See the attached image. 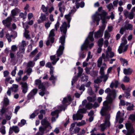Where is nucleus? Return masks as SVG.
Masks as SVG:
<instances>
[{"mask_svg":"<svg viewBox=\"0 0 135 135\" xmlns=\"http://www.w3.org/2000/svg\"><path fill=\"white\" fill-rule=\"evenodd\" d=\"M105 92L108 93L107 97V100L103 103V107L100 111V113L103 116H105V123L100 125L102 131H103L107 127L110 126V114L108 111L110 110L109 104H111L113 99L115 98L116 92L114 90H111L109 88H108L105 90Z\"/></svg>","mask_w":135,"mask_h":135,"instance_id":"f257e3e1","label":"nucleus"},{"mask_svg":"<svg viewBox=\"0 0 135 135\" xmlns=\"http://www.w3.org/2000/svg\"><path fill=\"white\" fill-rule=\"evenodd\" d=\"M76 10L75 8L74 7L70 12L67 15L65 16V17L67 20V23L64 22L63 23L62 25L60 27V28L61 32L63 33L62 36L60 38L59 42L61 43V45L59 46L58 49L57 51V57H59L62 54L64 49V45L65 42V35L67 30V28L70 27V23L71 19V15L76 12Z\"/></svg>","mask_w":135,"mask_h":135,"instance_id":"f03ea898","label":"nucleus"},{"mask_svg":"<svg viewBox=\"0 0 135 135\" xmlns=\"http://www.w3.org/2000/svg\"><path fill=\"white\" fill-rule=\"evenodd\" d=\"M107 13L104 11L102 10V7L99 8L98 11L96 12L95 13L92 15L91 17L93 22L97 23V25H99V22L101 19L102 20V25L100 27L99 29H100L103 32L105 29L106 25L105 23L106 22L105 19Z\"/></svg>","mask_w":135,"mask_h":135,"instance_id":"7ed1b4c3","label":"nucleus"},{"mask_svg":"<svg viewBox=\"0 0 135 135\" xmlns=\"http://www.w3.org/2000/svg\"><path fill=\"white\" fill-rule=\"evenodd\" d=\"M41 124L44 126V127L42 126L39 127V132L37 133L36 135H43L52 128L50 124L45 119L41 121Z\"/></svg>","mask_w":135,"mask_h":135,"instance_id":"20e7f679","label":"nucleus"},{"mask_svg":"<svg viewBox=\"0 0 135 135\" xmlns=\"http://www.w3.org/2000/svg\"><path fill=\"white\" fill-rule=\"evenodd\" d=\"M93 36V32H90L88 36L86 39L83 44L81 46V50L82 51L86 49L88 47H89L90 49H91L93 46V44L91 43V42L93 41L94 40Z\"/></svg>","mask_w":135,"mask_h":135,"instance_id":"39448f33","label":"nucleus"},{"mask_svg":"<svg viewBox=\"0 0 135 135\" xmlns=\"http://www.w3.org/2000/svg\"><path fill=\"white\" fill-rule=\"evenodd\" d=\"M35 85L38 86L39 89L40 91L39 93L40 95L42 96L44 94H47L49 93V92L46 90L45 89L46 87L49 86L48 83H41L40 80L37 79L35 81Z\"/></svg>","mask_w":135,"mask_h":135,"instance_id":"423d86ee","label":"nucleus"},{"mask_svg":"<svg viewBox=\"0 0 135 135\" xmlns=\"http://www.w3.org/2000/svg\"><path fill=\"white\" fill-rule=\"evenodd\" d=\"M111 50V48L110 47H108L107 50L105 52V54L104 53L102 54V56L104 61H109L110 58H112L114 56V54Z\"/></svg>","mask_w":135,"mask_h":135,"instance_id":"0eeeda50","label":"nucleus"},{"mask_svg":"<svg viewBox=\"0 0 135 135\" xmlns=\"http://www.w3.org/2000/svg\"><path fill=\"white\" fill-rule=\"evenodd\" d=\"M125 126L127 131L125 130L122 131L126 135H131L134 132V130L131 123L128 122L125 124Z\"/></svg>","mask_w":135,"mask_h":135,"instance_id":"6e6552de","label":"nucleus"},{"mask_svg":"<svg viewBox=\"0 0 135 135\" xmlns=\"http://www.w3.org/2000/svg\"><path fill=\"white\" fill-rule=\"evenodd\" d=\"M86 111V110L84 108H80L77 111L76 114L73 115V119L74 120H81L83 117L82 113H85Z\"/></svg>","mask_w":135,"mask_h":135,"instance_id":"1a4fd4ad","label":"nucleus"},{"mask_svg":"<svg viewBox=\"0 0 135 135\" xmlns=\"http://www.w3.org/2000/svg\"><path fill=\"white\" fill-rule=\"evenodd\" d=\"M56 31L54 29H52L50 31L48 37L46 44L47 46L50 45V43H52L54 41V37L55 36V32Z\"/></svg>","mask_w":135,"mask_h":135,"instance_id":"9d476101","label":"nucleus"},{"mask_svg":"<svg viewBox=\"0 0 135 135\" xmlns=\"http://www.w3.org/2000/svg\"><path fill=\"white\" fill-rule=\"evenodd\" d=\"M63 107L62 106H60L58 107L57 109L55 111L52 112L51 113V115L53 117L52 118L51 120L52 122H54L55 121V119L54 116H55L57 118L58 117V114L59 112L61 111L63 109Z\"/></svg>","mask_w":135,"mask_h":135,"instance_id":"9b49d317","label":"nucleus"},{"mask_svg":"<svg viewBox=\"0 0 135 135\" xmlns=\"http://www.w3.org/2000/svg\"><path fill=\"white\" fill-rule=\"evenodd\" d=\"M104 66L102 67L100 69L99 73L101 75V77L103 78V81L105 82L108 79V76L107 75H105L104 70L106 68V64H103Z\"/></svg>","mask_w":135,"mask_h":135,"instance_id":"f8f14e48","label":"nucleus"},{"mask_svg":"<svg viewBox=\"0 0 135 135\" xmlns=\"http://www.w3.org/2000/svg\"><path fill=\"white\" fill-rule=\"evenodd\" d=\"M78 76H75L73 78L72 80L71 81V84L72 85H73V83L77 80L78 77L81 75L83 72V69L82 68L80 67H78Z\"/></svg>","mask_w":135,"mask_h":135,"instance_id":"ddd939ff","label":"nucleus"},{"mask_svg":"<svg viewBox=\"0 0 135 135\" xmlns=\"http://www.w3.org/2000/svg\"><path fill=\"white\" fill-rule=\"evenodd\" d=\"M124 115V113H120L119 111H118L117 114L116 120L117 122L119 120V123H121L123 122V117Z\"/></svg>","mask_w":135,"mask_h":135,"instance_id":"4468645a","label":"nucleus"},{"mask_svg":"<svg viewBox=\"0 0 135 135\" xmlns=\"http://www.w3.org/2000/svg\"><path fill=\"white\" fill-rule=\"evenodd\" d=\"M23 25L25 30V32L24 34V36L26 38L29 39L30 38V36L28 34L29 31L26 30L28 28L29 26L26 23H23Z\"/></svg>","mask_w":135,"mask_h":135,"instance_id":"2eb2a0df","label":"nucleus"},{"mask_svg":"<svg viewBox=\"0 0 135 135\" xmlns=\"http://www.w3.org/2000/svg\"><path fill=\"white\" fill-rule=\"evenodd\" d=\"M122 44V45H120L118 49V52L119 54H121L126 51L128 47V45H124Z\"/></svg>","mask_w":135,"mask_h":135,"instance_id":"dca6fc26","label":"nucleus"},{"mask_svg":"<svg viewBox=\"0 0 135 135\" xmlns=\"http://www.w3.org/2000/svg\"><path fill=\"white\" fill-rule=\"evenodd\" d=\"M87 102V100L86 99L82 102V104L84 107L85 106V108L88 109H90L93 107V105L92 104L89 102L86 104Z\"/></svg>","mask_w":135,"mask_h":135,"instance_id":"f3484780","label":"nucleus"},{"mask_svg":"<svg viewBox=\"0 0 135 135\" xmlns=\"http://www.w3.org/2000/svg\"><path fill=\"white\" fill-rule=\"evenodd\" d=\"M72 100L71 97L68 96L67 98H65L62 101V103L64 105H68L70 104V102Z\"/></svg>","mask_w":135,"mask_h":135,"instance_id":"a211bd4d","label":"nucleus"},{"mask_svg":"<svg viewBox=\"0 0 135 135\" xmlns=\"http://www.w3.org/2000/svg\"><path fill=\"white\" fill-rule=\"evenodd\" d=\"M12 20L11 17H8L6 20L3 21L2 22L5 26L9 27L11 24V22Z\"/></svg>","mask_w":135,"mask_h":135,"instance_id":"6ab92c4d","label":"nucleus"},{"mask_svg":"<svg viewBox=\"0 0 135 135\" xmlns=\"http://www.w3.org/2000/svg\"><path fill=\"white\" fill-rule=\"evenodd\" d=\"M20 131L19 129L17 126H13L10 127L9 129V133L10 134H11L13 131L16 133H18Z\"/></svg>","mask_w":135,"mask_h":135,"instance_id":"aec40b11","label":"nucleus"},{"mask_svg":"<svg viewBox=\"0 0 135 135\" xmlns=\"http://www.w3.org/2000/svg\"><path fill=\"white\" fill-rule=\"evenodd\" d=\"M37 91V89H35L32 90L27 96V97L29 99H30L35 95Z\"/></svg>","mask_w":135,"mask_h":135,"instance_id":"412c9836","label":"nucleus"},{"mask_svg":"<svg viewBox=\"0 0 135 135\" xmlns=\"http://www.w3.org/2000/svg\"><path fill=\"white\" fill-rule=\"evenodd\" d=\"M22 91L24 93H26L28 89V85L26 83H21Z\"/></svg>","mask_w":135,"mask_h":135,"instance_id":"4be33fe9","label":"nucleus"},{"mask_svg":"<svg viewBox=\"0 0 135 135\" xmlns=\"http://www.w3.org/2000/svg\"><path fill=\"white\" fill-rule=\"evenodd\" d=\"M62 2H60L58 4L59 10L60 12H64L66 9L65 6L64 5H62Z\"/></svg>","mask_w":135,"mask_h":135,"instance_id":"5701e85b","label":"nucleus"},{"mask_svg":"<svg viewBox=\"0 0 135 135\" xmlns=\"http://www.w3.org/2000/svg\"><path fill=\"white\" fill-rule=\"evenodd\" d=\"M54 70H52V69L50 71V74L51 75V76L49 78V80H53L52 83L53 84L55 83V82L54 81L56 80L57 77L56 76H54L53 75Z\"/></svg>","mask_w":135,"mask_h":135,"instance_id":"b1692460","label":"nucleus"},{"mask_svg":"<svg viewBox=\"0 0 135 135\" xmlns=\"http://www.w3.org/2000/svg\"><path fill=\"white\" fill-rule=\"evenodd\" d=\"M26 45V42L25 41H22L19 44V49H20V50H25L24 47Z\"/></svg>","mask_w":135,"mask_h":135,"instance_id":"393cba45","label":"nucleus"},{"mask_svg":"<svg viewBox=\"0 0 135 135\" xmlns=\"http://www.w3.org/2000/svg\"><path fill=\"white\" fill-rule=\"evenodd\" d=\"M17 36V33H16L15 34V36H13L12 35H10L8 33H7L6 35V37L8 40L9 42H10L11 41V38L13 37V38H15Z\"/></svg>","mask_w":135,"mask_h":135,"instance_id":"a878e982","label":"nucleus"},{"mask_svg":"<svg viewBox=\"0 0 135 135\" xmlns=\"http://www.w3.org/2000/svg\"><path fill=\"white\" fill-rule=\"evenodd\" d=\"M50 59L51 60H52V64L54 65L57 62V61L59 60V58H56V56L55 55L51 56H50Z\"/></svg>","mask_w":135,"mask_h":135,"instance_id":"bb28decb","label":"nucleus"},{"mask_svg":"<svg viewBox=\"0 0 135 135\" xmlns=\"http://www.w3.org/2000/svg\"><path fill=\"white\" fill-rule=\"evenodd\" d=\"M103 32L101 31L100 29L97 32H95L94 33V37L96 38L100 37L102 36V33Z\"/></svg>","mask_w":135,"mask_h":135,"instance_id":"cd10ccee","label":"nucleus"},{"mask_svg":"<svg viewBox=\"0 0 135 135\" xmlns=\"http://www.w3.org/2000/svg\"><path fill=\"white\" fill-rule=\"evenodd\" d=\"M132 70L130 68L124 69L123 70V73L125 75H130L132 73Z\"/></svg>","mask_w":135,"mask_h":135,"instance_id":"c85d7f7f","label":"nucleus"},{"mask_svg":"<svg viewBox=\"0 0 135 135\" xmlns=\"http://www.w3.org/2000/svg\"><path fill=\"white\" fill-rule=\"evenodd\" d=\"M19 51L17 52V56L18 57L20 58H22L23 56V55L25 53V50H20V49H19Z\"/></svg>","mask_w":135,"mask_h":135,"instance_id":"c756f323","label":"nucleus"},{"mask_svg":"<svg viewBox=\"0 0 135 135\" xmlns=\"http://www.w3.org/2000/svg\"><path fill=\"white\" fill-rule=\"evenodd\" d=\"M124 28L125 30H131L133 29V26L131 24L128 23L125 25L124 27Z\"/></svg>","mask_w":135,"mask_h":135,"instance_id":"7c9ffc66","label":"nucleus"},{"mask_svg":"<svg viewBox=\"0 0 135 135\" xmlns=\"http://www.w3.org/2000/svg\"><path fill=\"white\" fill-rule=\"evenodd\" d=\"M126 105L127 106V110H130L133 109L134 106L133 104L127 102L126 103Z\"/></svg>","mask_w":135,"mask_h":135,"instance_id":"2f4dec72","label":"nucleus"},{"mask_svg":"<svg viewBox=\"0 0 135 135\" xmlns=\"http://www.w3.org/2000/svg\"><path fill=\"white\" fill-rule=\"evenodd\" d=\"M18 86L16 84L12 85V87L10 88L12 91L15 92H17L18 90Z\"/></svg>","mask_w":135,"mask_h":135,"instance_id":"473e14b6","label":"nucleus"},{"mask_svg":"<svg viewBox=\"0 0 135 135\" xmlns=\"http://www.w3.org/2000/svg\"><path fill=\"white\" fill-rule=\"evenodd\" d=\"M19 12V10L17 8H15L13 9L11 11L12 16L13 17L16 16L17 12Z\"/></svg>","mask_w":135,"mask_h":135,"instance_id":"72a5a7b5","label":"nucleus"},{"mask_svg":"<svg viewBox=\"0 0 135 135\" xmlns=\"http://www.w3.org/2000/svg\"><path fill=\"white\" fill-rule=\"evenodd\" d=\"M118 82L117 81H115L114 82H112L111 84L110 87L111 88H112L113 87L117 88L118 86Z\"/></svg>","mask_w":135,"mask_h":135,"instance_id":"f704fd0d","label":"nucleus"},{"mask_svg":"<svg viewBox=\"0 0 135 135\" xmlns=\"http://www.w3.org/2000/svg\"><path fill=\"white\" fill-rule=\"evenodd\" d=\"M103 78L101 77V76L100 77H98L96 80H94V83L98 84L99 83H100L102 81Z\"/></svg>","mask_w":135,"mask_h":135,"instance_id":"c9c22d12","label":"nucleus"},{"mask_svg":"<svg viewBox=\"0 0 135 135\" xmlns=\"http://www.w3.org/2000/svg\"><path fill=\"white\" fill-rule=\"evenodd\" d=\"M75 123H72L71 126V127L70 129V133L71 134H74V133H72V132H73L74 131V127L75 126Z\"/></svg>","mask_w":135,"mask_h":135,"instance_id":"e433bc0d","label":"nucleus"},{"mask_svg":"<svg viewBox=\"0 0 135 135\" xmlns=\"http://www.w3.org/2000/svg\"><path fill=\"white\" fill-rule=\"evenodd\" d=\"M87 99L89 102H93L96 99V98L95 97H88L87 98Z\"/></svg>","mask_w":135,"mask_h":135,"instance_id":"4c0bfd02","label":"nucleus"},{"mask_svg":"<svg viewBox=\"0 0 135 135\" xmlns=\"http://www.w3.org/2000/svg\"><path fill=\"white\" fill-rule=\"evenodd\" d=\"M0 132L3 134H6L5 127L4 126H2L0 128Z\"/></svg>","mask_w":135,"mask_h":135,"instance_id":"58836bf2","label":"nucleus"},{"mask_svg":"<svg viewBox=\"0 0 135 135\" xmlns=\"http://www.w3.org/2000/svg\"><path fill=\"white\" fill-rule=\"evenodd\" d=\"M38 113V110H36L35 111L34 113H32L31 114L30 116V118H34L35 116L37 115Z\"/></svg>","mask_w":135,"mask_h":135,"instance_id":"ea45409f","label":"nucleus"},{"mask_svg":"<svg viewBox=\"0 0 135 135\" xmlns=\"http://www.w3.org/2000/svg\"><path fill=\"white\" fill-rule=\"evenodd\" d=\"M102 58H103V57L102 56L99 58L98 60V66L99 67H100L102 64Z\"/></svg>","mask_w":135,"mask_h":135,"instance_id":"a19ab883","label":"nucleus"},{"mask_svg":"<svg viewBox=\"0 0 135 135\" xmlns=\"http://www.w3.org/2000/svg\"><path fill=\"white\" fill-rule=\"evenodd\" d=\"M40 114L38 115L39 118L42 119L43 117V114H45V111L44 110H42L40 111Z\"/></svg>","mask_w":135,"mask_h":135,"instance_id":"79ce46f5","label":"nucleus"},{"mask_svg":"<svg viewBox=\"0 0 135 135\" xmlns=\"http://www.w3.org/2000/svg\"><path fill=\"white\" fill-rule=\"evenodd\" d=\"M9 101L7 98L5 97L4 99V104L3 106H6L8 105L9 104Z\"/></svg>","mask_w":135,"mask_h":135,"instance_id":"37998d69","label":"nucleus"},{"mask_svg":"<svg viewBox=\"0 0 135 135\" xmlns=\"http://www.w3.org/2000/svg\"><path fill=\"white\" fill-rule=\"evenodd\" d=\"M86 123L84 120H82L81 122L76 123V125L78 126H82L86 124Z\"/></svg>","mask_w":135,"mask_h":135,"instance_id":"c03bdc74","label":"nucleus"},{"mask_svg":"<svg viewBox=\"0 0 135 135\" xmlns=\"http://www.w3.org/2000/svg\"><path fill=\"white\" fill-rule=\"evenodd\" d=\"M88 79V77L85 75L83 74L82 75L81 80L83 81H86Z\"/></svg>","mask_w":135,"mask_h":135,"instance_id":"a18cd8bd","label":"nucleus"},{"mask_svg":"<svg viewBox=\"0 0 135 135\" xmlns=\"http://www.w3.org/2000/svg\"><path fill=\"white\" fill-rule=\"evenodd\" d=\"M46 67H48L50 68V70L51 69L52 70H54V68L52 66L50 62H48L46 64Z\"/></svg>","mask_w":135,"mask_h":135,"instance_id":"49530a36","label":"nucleus"},{"mask_svg":"<svg viewBox=\"0 0 135 135\" xmlns=\"http://www.w3.org/2000/svg\"><path fill=\"white\" fill-rule=\"evenodd\" d=\"M26 123V121L24 119H22L21 120V122L18 123V125L21 127L24 126Z\"/></svg>","mask_w":135,"mask_h":135,"instance_id":"de8ad7c7","label":"nucleus"},{"mask_svg":"<svg viewBox=\"0 0 135 135\" xmlns=\"http://www.w3.org/2000/svg\"><path fill=\"white\" fill-rule=\"evenodd\" d=\"M35 64V63L33 61H29L27 64V66L28 67H33Z\"/></svg>","mask_w":135,"mask_h":135,"instance_id":"09e8293b","label":"nucleus"},{"mask_svg":"<svg viewBox=\"0 0 135 135\" xmlns=\"http://www.w3.org/2000/svg\"><path fill=\"white\" fill-rule=\"evenodd\" d=\"M104 36L105 38L107 39H109L110 37V34L109 33L107 30L105 32Z\"/></svg>","mask_w":135,"mask_h":135,"instance_id":"8fccbe9b","label":"nucleus"},{"mask_svg":"<svg viewBox=\"0 0 135 135\" xmlns=\"http://www.w3.org/2000/svg\"><path fill=\"white\" fill-rule=\"evenodd\" d=\"M134 14L133 13L131 12L128 14L127 17H128L130 19H132L134 17Z\"/></svg>","mask_w":135,"mask_h":135,"instance_id":"3c124183","label":"nucleus"},{"mask_svg":"<svg viewBox=\"0 0 135 135\" xmlns=\"http://www.w3.org/2000/svg\"><path fill=\"white\" fill-rule=\"evenodd\" d=\"M38 51L37 49H35L33 51L31 52L30 56L31 57H32L33 56L35 55L37 52Z\"/></svg>","mask_w":135,"mask_h":135,"instance_id":"603ef678","label":"nucleus"},{"mask_svg":"<svg viewBox=\"0 0 135 135\" xmlns=\"http://www.w3.org/2000/svg\"><path fill=\"white\" fill-rule=\"evenodd\" d=\"M92 55H91V52L90 51H89L88 53L87 57L86 60V61H88L90 59H91L92 58Z\"/></svg>","mask_w":135,"mask_h":135,"instance_id":"864d4df0","label":"nucleus"},{"mask_svg":"<svg viewBox=\"0 0 135 135\" xmlns=\"http://www.w3.org/2000/svg\"><path fill=\"white\" fill-rule=\"evenodd\" d=\"M41 9L43 12L45 13L47 11L48 8L47 7H45L44 5H42V6Z\"/></svg>","mask_w":135,"mask_h":135,"instance_id":"5fc2aeb1","label":"nucleus"},{"mask_svg":"<svg viewBox=\"0 0 135 135\" xmlns=\"http://www.w3.org/2000/svg\"><path fill=\"white\" fill-rule=\"evenodd\" d=\"M103 39H100L98 41V45L99 47H101L103 45Z\"/></svg>","mask_w":135,"mask_h":135,"instance_id":"6e6d98bb","label":"nucleus"},{"mask_svg":"<svg viewBox=\"0 0 135 135\" xmlns=\"http://www.w3.org/2000/svg\"><path fill=\"white\" fill-rule=\"evenodd\" d=\"M17 49V47L16 45H13L11 47V50L13 52H15L16 51Z\"/></svg>","mask_w":135,"mask_h":135,"instance_id":"4d7b16f0","label":"nucleus"},{"mask_svg":"<svg viewBox=\"0 0 135 135\" xmlns=\"http://www.w3.org/2000/svg\"><path fill=\"white\" fill-rule=\"evenodd\" d=\"M41 53L39 52L34 57V61H36L38 60L40 56L41 55Z\"/></svg>","mask_w":135,"mask_h":135,"instance_id":"13d9d810","label":"nucleus"},{"mask_svg":"<svg viewBox=\"0 0 135 135\" xmlns=\"http://www.w3.org/2000/svg\"><path fill=\"white\" fill-rule=\"evenodd\" d=\"M79 57L83 59L86 56V55L84 54L83 52L81 51L79 54Z\"/></svg>","mask_w":135,"mask_h":135,"instance_id":"bf43d9fd","label":"nucleus"},{"mask_svg":"<svg viewBox=\"0 0 135 135\" xmlns=\"http://www.w3.org/2000/svg\"><path fill=\"white\" fill-rule=\"evenodd\" d=\"M26 71L27 75H30V74L32 72V69L30 68H27Z\"/></svg>","mask_w":135,"mask_h":135,"instance_id":"052dcab7","label":"nucleus"},{"mask_svg":"<svg viewBox=\"0 0 135 135\" xmlns=\"http://www.w3.org/2000/svg\"><path fill=\"white\" fill-rule=\"evenodd\" d=\"M12 3L10 4V5L11 6H15L18 3V2L17 0H13Z\"/></svg>","mask_w":135,"mask_h":135,"instance_id":"680f3d73","label":"nucleus"},{"mask_svg":"<svg viewBox=\"0 0 135 135\" xmlns=\"http://www.w3.org/2000/svg\"><path fill=\"white\" fill-rule=\"evenodd\" d=\"M122 40V42L120 45H122V44H123V45H126V44L127 43V41L126 39L125 38H123Z\"/></svg>","mask_w":135,"mask_h":135,"instance_id":"e2e57ef3","label":"nucleus"},{"mask_svg":"<svg viewBox=\"0 0 135 135\" xmlns=\"http://www.w3.org/2000/svg\"><path fill=\"white\" fill-rule=\"evenodd\" d=\"M88 93L90 95H91L93 94V90L91 87L88 88Z\"/></svg>","mask_w":135,"mask_h":135,"instance_id":"0e129e2a","label":"nucleus"},{"mask_svg":"<svg viewBox=\"0 0 135 135\" xmlns=\"http://www.w3.org/2000/svg\"><path fill=\"white\" fill-rule=\"evenodd\" d=\"M11 79V78L9 77H8L6 78L5 80V84L7 86L8 82L10 81V80Z\"/></svg>","mask_w":135,"mask_h":135,"instance_id":"69168bd1","label":"nucleus"},{"mask_svg":"<svg viewBox=\"0 0 135 135\" xmlns=\"http://www.w3.org/2000/svg\"><path fill=\"white\" fill-rule=\"evenodd\" d=\"M60 26V23L59 22L57 21L55 25V29L56 31H57L58 30V28Z\"/></svg>","mask_w":135,"mask_h":135,"instance_id":"338daca9","label":"nucleus"},{"mask_svg":"<svg viewBox=\"0 0 135 135\" xmlns=\"http://www.w3.org/2000/svg\"><path fill=\"white\" fill-rule=\"evenodd\" d=\"M129 118L132 120V121L135 120V114L131 115L129 116Z\"/></svg>","mask_w":135,"mask_h":135,"instance_id":"774afa93","label":"nucleus"}]
</instances>
